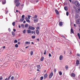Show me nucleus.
Segmentation results:
<instances>
[{"label":"nucleus","mask_w":80,"mask_h":80,"mask_svg":"<svg viewBox=\"0 0 80 80\" xmlns=\"http://www.w3.org/2000/svg\"><path fill=\"white\" fill-rule=\"evenodd\" d=\"M47 77H48V75H47V74H45L44 76V79H46V78H47Z\"/></svg>","instance_id":"nucleus-8"},{"label":"nucleus","mask_w":80,"mask_h":80,"mask_svg":"<svg viewBox=\"0 0 80 80\" xmlns=\"http://www.w3.org/2000/svg\"><path fill=\"white\" fill-rule=\"evenodd\" d=\"M25 43L26 44H29V45L30 44V42L26 41Z\"/></svg>","instance_id":"nucleus-22"},{"label":"nucleus","mask_w":80,"mask_h":80,"mask_svg":"<svg viewBox=\"0 0 80 80\" xmlns=\"http://www.w3.org/2000/svg\"><path fill=\"white\" fill-rule=\"evenodd\" d=\"M65 68L67 69V70L68 69V66L66 65L65 66Z\"/></svg>","instance_id":"nucleus-29"},{"label":"nucleus","mask_w":80,"mask_h":80,"mask_svg":"<svg viewBox=\"0 0 80 80\" xmlns=\"http://www.w3.org/2000/svg\"><path fill=\"white\" fill-rule=\"evenodd\" d=\"M39 2L38 0H37V1H36V2L37 3L38 2Z\"/></svg>","instance_id":"nucleus-55"},{"label":"nucleus","mask_w":80,"mask_h":80,"mask_svg":"<svg viewBox=\"0 0 80 80\" xmlns=\"http://www.w3.org/2000/svg\"><path fill=\"white\" fill-rule=\"evenodd\" d=\"M36 38V36H32V38L33 39H34Z\"/></svg>","instance_id":"nucleus-28"},{"label":"nucleus","mask_w":80,"mask_h":80,"mask_svg":"<svg viewBox=\"0 0 80 80\" xmlns=\"http://www.w3.org/2000/svg\"><path fill=\"white\" fill-rule=\"evenodd\" d=\"M2 48H3L4 49V48H5V46H3V47H2Z\"/></svg>","instance_id":"nucleus-58"},{"label":"nucleus","mask_w":80,"mask_h":80,"mask_svg":"<svg viewBox=\"0 0 80 80\" xmlns=\"http://www.w3.org/2000/svg\"><path fill=\"white\" fill-rule=\"evenodd\" d=\"M59 74L60 75H62V73L61 71L59 72Z\"/></svg>","instance_id":"nucleus-35"},{"label":"nucleus","mask_w":80,"mask_h":80,"mask_svg":"<svg viewBox=\"0 0 80 80\" xmlns=\"http://www.w3.org/2000/svg\"><path fill=\"white\" fill-rule=\"evenodd\" d=\"M24 20V19H23V18H21L20 20V21H21V22H22Z\"/></svg>","instance_id":"nucleus-25"},{"label":"nucleus","mask_w":80,"mask_h":80,"mask_svg":"<svg viewBox=\"0 0 80 80\" xmlns=\"http://www.w3.org/2000/svg\"><path fill=\"white\" fill-rule=\"evenodd\" d=\"M69 12H66V15L67 16H68L69 15Z\"/></svg>","instance_id":"nucleus-37"},{"label":"nucleus","mask_w":80,"mask_h":80,"mask_svg":"<svg viewBox=\"0 0 80 80\" xmlns=\"http://www.w3.org/2000/svg\"><path fill=\"white\" fill-rule=\"evenodd\" d=\"M28 27V24H26L25 25V28H27Z\"/></svg>","instance_id":"nucleus-36"},{"label":"nucleus","mask_w":80,"mask_h":80,"mask_svg":"<svg viewBox=\"0 0 80 80\" xmlns=\"http://www.w3.org/2000/svg\"><path fill=\"white\" fill-rule=\"evenodd\" d=\"M31 33L32 34H33L34 33V31H31Z\"/></svg>","instance_id":"nucleus-41"},{"label":"nucleus","mask_w":80,"mask_h":80,"mask_svg":"<svg viewBox=\"0 0 80 80\" xmlns=\"http://www.w3.org/2000/svg\"><path fill=\"white\" fill-rule=\"evenodd\" d=\"M11 76H12L11 75V76H10L9 77H8V80H9V79H10V77H11Z\"/></svg>","instance_id":"nucleus-45"},{"label":"nucleus","mask_w":80,"mask_h":80,"mask_svg":"<svg viewBox=\"0 0 80 80\" xmlns=\"http://www.w3.org/2000/svg\"><path fill=\"white\" fill-rule=\"evenodd\" d=\"M33 33L34 34V35L36 34V32H35V31H34Z\"/></svg>","instance_id":"nucleus-53"},{"label":"nucleus","mask_w":80,"mask_h":80,"mask_svg":"<svg viewBox=\"0 0 80 80\" xmlns=\"http://www.w3.org/2000/svg\"><path fill=\"white\" fill-rule=\"evenodd\" d=\"M77 35H78V37L79 39H80V33H78Z\"/></svg>","instance_id":"nucleus-19"},{"label":"nucleus","mask_w":80,"mask_h":80,"mask_svg":"<svg viewBox=\"0 0 80 80\" xmlns=\"http://www.w3.org/2000/svg\"><path fill=\"white\" fill-rule=\"evenodd\" d=\"M24 17H25V15H22V17H21V18H22V19H24Z\"/></svg>","instance_id":"nucleus-30"},{"label":"nucleus","mask_w":80,"mask_h":80,"mask_svg":"<svg viewBox=\"0 0 80 80\" xmlns=\"http://www.w3.org/2000/svg\"><path fill=\"white\" fill-rule=\"evenodd\" d=\"M37 69H40L41 68L40 65L37 66Z\"/></svg>","instance_id":"nucleus-13"},{"label":"nucleus","mask_w":80,"mask_h":80,"mask_svg":"<svg viewBox=\"0 0 80 80\" xmlns=\"http://www.w3.org/2000/svg\"><path fill=\"white\" fill-rule=\"evenodd\" d=\"M53 75V73L52 72H51L49 74V78H51Z\"/></svg>","instance_id":"nucleus-6"},{"label":"nucleus","mask_w":80,"mask_h":80,"mask_svg":"<svg viewBox=\"0 0 80 80\" xmlns=\"http://www.w3.org/2000/svg\"><path fill=\"white\" fill-rule=\"evenodd\" d=\"M73 8H74L75 9H76V7L75 6L73 7Z\"/></svg>","instance_id":"nucleus-47"},{"label":"nucleus","mask_w":80,"mask_h":80,"mask_svg":"<svg viewBox=\"0 0 80 80\" xmlns=\"http://www.w3.org/2000/svg\"><path fill=\"white\" fill-rule=\"evenodd\" d=\"M2 77H1V78H0V80H2Z\"/></svg>","instance_id":"nucleus-52"},{"label":"nucleus","mask_w":80,"mask_h":80,"mask_svg":"<svg viewBox=\"0 0 80 80\" xmlns=\"http://www.w3.org/2000/svg\"><path fill=\"white\" fill-rule=\"evenodd\" d=\"M12 35L14 37L15 36V33L13 31L12 32Z\"/></svg>","instance_id":"nucleus-14"},{"label":"nucleus","mask_w":80,"mask_h":80,"mask_svg":"<svg viewBox=\"0 0 80 80\" xmlns=\"http://www.w3.org/2000/svg\"><path fill=\"white\" fill-rule=\"evenodd\" d=\"M15 47L17 48H18V45L17 44H16V45H15Z\"/></svg>","instance_id":"nucleus-27"},{"label":"nucleus","mask_w":80,"mask_h":80,"mask_svg":"<svg viewBox=\"0 0 80 80\" xmlns=\"http://www.w3.org/2000/svg\"><path fill=\"white\" fill-rule=\"evenodd\" d=\"M16 12H19L18 10H16Z\"/></svg>","instance_id":"nucleus-60"},{"label":"nucleus","mask_w":80,"mask_h":80,"mask_svg":"<svg viewBox=\"0 0 80 80\" xmlns=\"http://www.w3.org/2000/svg\"><path fill=\"white\" fill-rule=\"evenodd\" d=\"M37 71H40V70H39V69H37Z\"/></svg>","instance_id":"nucleus-61"},{"label":"nucleus","mask_w":80,"mask_h":80,"mask_svg":"<svg viewBox=\"0 0 80 80\" xmlns=\"http://www.w3.org/2000/svg\"><path fill=\"white\" fill-rule=\"evenodd\" d=\"M37 17H38L37 15H35L34 16V17H32L33 18H35L33 20V21L34 22H38V18H37Z\"/></svg>","instance_id":"nucleus-1"},{"label":"nucleus","mask_w":80,"mask_h":80,"mask_svg":"<svg viewBox=\"0 0 80 80\" xmlns=\"http://www.w3.org/2000/svg\"><path fill=\"white\" fill-rule=\"evenodd\" d=\"M44 59V57H42L40 59L41 61H42Z\"/></svg>","instance_id":"nucleus-21"},{"label":"nucleus","mask_w":80,"mask_h":80,"mask_svg":"<svg viewBox=\"0 0 80 80\" xmlns=\"http://www.w3.org/2000/svg\"><path fill=\"white\" fill-rule=\"evenodd\" d=\"M15 22H14L12 23V25H13V26H15Z\"/></svg>","instance_id":"nucleus-33"},{"label":"nucleus","mask_w":80,"mask_h":80,"mask_svg":"<svg viewBox=\"0 0 80 80\" xmlns=\"http://www.w3.org/2000/svg\"><path fill=\"white\" fill-rule=\"evenodd\" d=\"M76 23L78 24V25H79L80 24V19H78L76 20Z\"/></svg>","instance_id":"nucleus-3"},{"label":"nucleus","mask_w":80,"mask_h":80,"mask_svg":"<svg viewBox=\"0 0 80 80\" xmlns=\"http://www.w3.org/2000/svg\"><path fill=\"white\" fill-rule=\"evenodd\" d=\"M75 5L77 7L79 6L80 4L78 2H75Z\"/></svg>","instance_id":"nucleus-5"},{"label":"nucleus","mask_w":80,"mask_h":80,"mask_svg":"<svg viewBox=\"0 0 80 80\" xmlns=\"http://www.w3.org/2000/svg\"><path fill=\"white\" fill-rule=\"evenodd\" d=\"M31 17V16L29 15H28V19H30V18Z\"/></svg>","instance_id":"nucleus-32"},{"label":"nucleus","mask_w":80,"mask_h":80,"mask_svg":"<svg viewBox=\"0 0 80 80\" xmlns=\"http://www.w3.org/2000/svg\"><path fill=\"white\" fill-rule=\"evenodd\" d=\"M39 27H38L36 28V29H37V30H39Z\"/></svg>","instance_id":"nucleus-42"},{"label":"nucleus","mask_w":80,"mask_h":80,"mask_svg":"<svg viewBox=\"0 0 80 80\" xmlns=\"http://www.w3.org/2000/svg\"><path fill=\"white\" fill-rule=\"evenodd\" d=\"M79 28H80L79 29V31L80 32V24L79 26Z\"/></svg>","instance_id":"nucleus-50"},{"label":"nucleus","mask_w":80,"mask_h":80,"mask_svg":"<svg viewBox=\"0 0 80 80\" xmlns=\"http://www.w3.org/2000/svg\"><path fill=\"white\" fill-rule=\"evenodd\" d=\"M13 31H14V32H16V30L15 29H13Z\"/></svg>","instance_id":"nucleus-46"},{"label":"nucleus","mask_w":80,"mask_h":80,"mask_svg":"<svg viewBox=\"0 0 80 80\" xmlns=\"http://www.w3.org/2000/svg\"><path fill=\"white\" fill-rule=\"evenodd\" d=\"M49 57H52V55H51V53H49Z\"/></svg>","instance_id":"nucleus-40"},{"label":"nucleus","mask_w":80,"mask_h":80,"mask_svg":"<svg viewBox=\"0 0 80 80\" xmlns=\"http://www.w3.org/2000/svg\"><path fill=\"white\" fill-rule=\"evenodd\" d=\"M27 33L28 34L30 33H31V31L29 30H27Z\"/></svg>","instance_id":"nucleus-17"},{"label":"nucleus","mask_w":80,"mask_h":80,"mask_svg":"<svg viewBox=\"0 0 80 80\" xmlns=\"http://www.w3.org/2000/svg\"><path fill=\"white\" fill-rule=\"evenodd\" d=\"M28 47V46H27V47H26V48H25L26 49H27V48Z\"/></svg>","instance_id":"nucleus-57"},{"label":"nucleus","mask_w":80,"mask_h":80,"mask_svg":"<svg viewBox=\"0 0 80 80\" xmlns=\"http://www.w3.org/2000/svg\"><path fill=\"white\" fill-rule=\"evenodd\" d=\"M43 76L41 77H40V80H43Z\"/></svg>","instance_id":"nucleus-34"},{"label":"nucleus","mask_w":80,"mask_h":80,"mask_svg":"<svg viewBox=\"0 0 80 80\" xmlns=\"http://www.w3.org/2000/svg\"><path fill=\"white\" fill-rule=\"evenodd\" d=\"M31 44H34V42H31Z\"/></svg>","instance_id":"nucleus-59"},{"label":"nucleus","mask_w":80,"mask_h":80,"mask_svg":"<svg viewBox=\"0 0 80 80\" xmlns=\"http://www.w3.org/2000/svg\"><path fill=\"white\" fill-rule=\"evenodd\" d=\"M23 26H24V25L23 24L21 25V27H23Z\"/></svg>","instance_id":"nucleus-63"},{"label":"nucleus","mask_w":80,"mask_h":80,"mask_svg":"<svg viewBox=\"0 0 80 80\" xmlns=\"http://www.w3.org/2000/svg\"><path fill=\"white\" fill-rule=\"evenodd\" d=\"M18 42V41L17 39H15L14 41V43H17Z\"/></svg>","instance_id":"nucleus-24"},{"label":"nucleus","mask_w":80,"mask_h":80,"mask_svg":"<svg viewBox=\"0 0 80 80\" xmlns=\"http://www.w3.org/2000/svg\"><path fill=\"white\" fill-rule=\"evenodd\" d=\"M55 11L57 14H58V15L59 14V12L57 9H56L55 10Z\"/></svg>","instance_id":"nucleus-16"},{"label":"nucleus","mask_w":80,"mask_h":80,"mask_svg":"<svg viewBox=\"0 0 80 80\" xmlns=\"http://www.w3.org/2000/svg\"><path fill=\"white\" fill-rule=\"evenodd\" d=\"M77 55L78 57H80V54H77Z\"/></svg>","instance_id":"nucleus-44"},{"label":"nucleus","mask_w":80,"mask_h":80,"mask_svg":"<svg viewBox=\"0 0 80 80\" xmlns=\"http://www.w3.org/2000/svg\"><path fill=\"white\" fill-rule=\"evenodd\" d=\"M74 27L76 28V25L75 24H74Z\"/></svg>","instance_id":"nucleus-48"},{"label":"nucleus","mask_w":80,"mask_h":80,"mask_svg":"<svg viewBox=\"0 0 80 80\" xmlns=\"http://www.w3.org/2000/svg\"><path fill=\"white\" fill-rule=\"evenodd\" d=\"M14 77L13 76H12L11 78V80H13L14 79Z\"/></svg>","instance_id":"nucleus-38"},{"label":"nucleus","mask_w":80,"mask_h":80,"mask_svg":"<svg viewBox=\"0 0 80 80\" xmlns=\"http://www.w3.org/2000/svg\"><path fill=\"white\" fill-rule=\"evenodd\" d=\"M62 37H63V38H65V37L63 35H62Z\"/></svg>","instance_id":"nucleus-43"},{"label":"nucleus","mask_w":80,"mask_h":80,"mask_svg":"<svg viewBox=\"0 0 80 80\" xmlns=\"http://www.w3.org/2000/svg\"><path fill=\"white\" fill-rule=\"evenodd\" d=\"M28 29L34 30L35 29V28L32 26H29L28 28Z\"/></svg>","instance_id":"nucleus-4"},{"label":"nucleus","mask_w":80,"mask_h":80,"mask_svg":"<svg viewBox=\"0 0 80 80\" xmlns=\"http://www.w3.org/2000/svg\"><path fill=\"white\" fill-rule=\"evenodd\" d=\"M37 40L38 41V42L39 41V38H38V39H37Z\"/></svg>","instance_id":"nucleus-49"},{"label":"nucleus","mask_w":80,"mask_h":80,"mask_svg":"<svg viewBox=\"0 0 80 80\" xmlns=\"http://www.w3.org/2000/svg\"><path fill=\"white\" fill-rule=\"evenodd\" d=\"M79 16L78 14L76 15H75V19H78V18Z\"/></svg>","instance_id":"nucleus-15"},{"label":"nucleus","mask_w":80,"mask_h":80,"mask_svg":"<svg viewBox=\"0 0 80 80\" xmlns=\"http://www.w3.org/2000/svg\"><path fill=\"white\" fill-rule=\"evenodd\" d=\"M26 22V21L25 20H24V22H23V23H25Z\"/></svg>","instance_id":"nucleus-56"},{"label":"nucleus","mask_w":80,"mask_h":80,"mask_svg":"<svg viewBox=\"0 0 80 80\" xmlns=\"http://www.w3.org/2000/svg\"><path fill=\"white\" fill-rule=\"evenodd\" d=\"M46 50H45L44 52V55H46Z\"/></svg>","instance_id":"nucleus-39"},{"label":"nucleus","mask_w":80,"mask_h":80,"mask_svg":"<svg viewBox=\"0 0 80 80\" xmlns=\"http://www.w3.org/2000/svg\"><path fill=\"white\" fill-rule=\"evenodd\" d=\"M19 28H21V26L19 25Z\"/></svg>","instance_id":"nucleus-62"},{"label":"nucleus","mask_w":80,"mask_h":80,"mask_svg":"<svg viewBox=\"0 0 80 80\" xmlns=\"http://www.w3.org/2000/svg\"><path fill=\"white\" fill-rule=\"evenodd\" d=\"M63 57L62 55H61L59 57V60H62L63 59Z\"/></svg>","instance_id":"nucleus-11"},{"label":"nucleus","mask_w":80,"mask_h":80,"mask_svg":"<svg viewBox=\"0 0 80 80\" xmlns=\"http://www.w3.org/2000/svg\"><path fill=\"white\" fill-rule=\"evenodd\" d=\"M33 54V51H31V52H30V54L31 56H32Z\"/></svg>","instance_id":"nucleus-26"},{"label":"nucleus","mask_w":80,"mask_h":80,"mask_svg":"<svg viewBox=\"0 0 80 80\" xmlns=\"http://www.w3.org/2000/svg\"><path fill=\"white\" fill-rule=\"evenodd\" d=\"M25 19H26V21L28 22V23H30V21L29 20V19H28V18L27 17H26L25 18Z\"/></svg>","instance_id":"nucleus-7"},{"label":"nucleus","mask_w":80,"mask_h":80,"mask_svg":"<svg viewBox=\"0 0 80 80\" xmlns=\"http://www.w3.org/2000/svg\"><path fill=\"white\" fill-rule=\"evenodd\" d=\"M36 33L38 35L39 34V32L38 30H36Z\"/></svg>","instance_id":"nucleus-10"},{"label":"nucleus","mask_w":80,"mask_h":80,"mask_svg":"<svg viewBox=\"0 0 80 80\" xmlns=\"http://www.w3.org/2000/svg\"><path fill=\"white\" fill-rule=\"evenodd\" d=\"M19 0H15L14 2L15 3H16V6L18 7L20 5V3L19 2Z\"/></svg>","instance_id":"nucleus-2"},{"label":"nucleus","mask_w":80,"mask_h":80,"mask_svg":"<svg viewBox=\"0 0 80 80\" xmlns=\"http://www.w3.org/2000/svg\"><path fill=\"white\" fill-rule=\"evenodd\" d=\"M62 24H63V22H59V26H62Z\"/></svg>","instance_id":"nucleus-12"},{"label":"nucleus","mask_w":80,"mask_h":80,"mask_svg":"<svg viewBox=\"0 0 80 80\" xmlns=\"http://www.w3.org/2000/svg\"><path fill=\"white\" fill-rule=\"evenodd\" d=\"M70 33L71 34H72H72H74V31H73V30L72 28H71V32H70Z\"/></svg>","instance_id":"nucleus-9"},{"label":"nucleus","mask_w":80,"mask_h":80,"mask_svg":"<svg viewBox=\"0 0 80 80\" xmlns=\"http://www.w3.org/2000/svg\"><path fill=\"white\" fill-rule=\"evenodd\" d=\"M71 75L73 77H75V74H74V73H72V74H71Z\"/></svg>","instance_id":"nucleus-18"},{"label":"nucleus","mask_w":80,"mask_h":80,"mask_svg":"<svg viewBox=\"0 0 80 80\" xmlns=\"http://www.w3.org/2000/svg\"><path fill=\"white\" fill-rule=\"evenodd\" d=\"M64 9L65 10L67 11L68 10V8L67 7H64Z\"/></svg>","instance_id":"nucleus-23"},{"label":"nucleus","mask_w":80,"mask_h":80,"mask_svg":"<svg viewBox=\"0 0 80 80\" xmlns=\"http://www.w3.org/2000/svg\"><path fill=\"white\" fill-rule=\"evenodd\" d=\"M79 61L78 60H76V64L78 65L79 64Z\"/></svg>","instance_id":"nucleus-20"},{"label":"nucleus","mask_w":80,"mask_h":80,"mask_svg":"<svg viewBox=\"0 0 80 80\" xmlns=\"http://www.w3.org/2000/svg\"><path fill=\"white\" fill-rule=\"evenodd\" d=\"M5 80H8V78H6Z\"/></svg>","instance_id":"nucleus-64"},{"label":"nucleus","mask_w":80,"mask_h":80,"mask_svg":"<svg viewBox=\"0 0 80 80\" xmlns=\"http://www.w3.org/2000/svg\"><path fill=\"white\" fill-rule=\"evenodd\" d=\"M18 44H20V42H18Z\"/></svg>","instance_id":"nucleus-54"},{"label":"nucleus","mask_w":80,"mask_h":80,"mask_svg":"<svg viewBox=\"0 0 80 80\" xmlns=\"http://www.w3.org/2000/svg\"><path fill=\"white\" fill-rule=\"evenodd\" d=\"M26 32V30L24 29V31H23V33L25 34Z\"/></svg>","instance_id":"nucleus-31"},{"label":"nucleus","mask_w":80,"mask_h":80,"mask_svg":"<svg viewBox=\"0 0 80 80\" xmlns=\"http://www.w3.org/2000/svg\"><path fill=\"white\" fill-rule=\"evenodd\" d=\"M56 69H55L54 70V72H56Z\"/></svg>","instance_id":"nucleus-51"}]
</instances>
